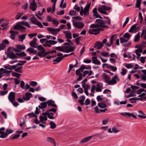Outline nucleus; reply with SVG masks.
I'll list each match as a JSON object with an SVG mask.
<instances>
[{"instance_id":"nucleus-3","label":"nucleus","mask_w":146,"mask_h":146,"mask_svg":"<svg viewBox=\"0 0 146 146\" xmlns=\"http://www.w3.org/2000/svg\"><path fill=\"white\" fill-rule=\"evenodd\" d=\"M30 21L33 23L37 25L41 28H43L44 27L41 23L37 21L35 16L31 17L30 19Z\"/></svg>"},{"instance_id":"nucleus-18","label":"nucleus","mask_w":146,"mask_h":146,"mask_svg":"<svg viewBox=\"0 0 146 146\" xmlns=\"http://www.w3.org/2000/svg\"><path fill=\"white\" fill-rule=\"evenodd\" d=\"M46 102V103L47 105H48V106H51L52 107H57V106L56 104H54V101L50 100Z\"/></svg>"},{"instance_id":"nucleus-16","label":"nucleus","mask_w":146,"mask_h":146,"mask_svg":"<svg viewBox=\"0 0 146 146\" xmlns=\"http://www.w3.org/2000/svg\"><path fill=\"white\" fill-rule=\"evenodd\" d=\"M104 46L103 44L100 41H97L94 46V48H97V49H100Z\"/></svg>"},{"instance_id":"nucleus-56","label":"nucleus","mask_w":146,"mask_h":146,"mask_svg":"<svg viewBox=\"0 0 146 146\" xmlns=\"http://www.w3.org/2000/svg\"><path fill=\"white\" fill-rule=\"evenodd\" d=\"M20 136V134H16L14 135L11 138V139L12 140H13L15 139H16L18 138Z\"/></svg>"},{"instance_id":"nucleus-2","label":"nucleus","mask_w":146,"mask_h":146,"mask_svg":"<svg viewBox=\"0 0 146 146\" xmlns=\"http://www.w3.org/2000/svg\"><path fill=\"white\" fill-rule=\"evenodd\" d=\"M65 26L64 25H61L58 28L56 29L51 27H48L47 28V30L48 31L51 32L50 33L53 35H56L60 31L61 29H63Z\"/></svg>"},{"instance_id":"nucleus-60","label":"nucleus","mask_w":146,"mask_h":146,"mask_svg":"<svg viewBox=\"0 0 146 146\" xmlns=\"http://www.w3.org/2000/svg\"><path fill=\"white\" fill-rule=\"evenodd\" d=\"M11 103L15 107H17L19 105V103L15 101V100L13 101V102Z\"/></svg>"},{"instance_id":"nucleus-43","label":"nucleus","mask_w":146,"mask_h":146,"mask_svg":"<svg viewBox=\"0 0 146 146\" xmlns=\"http://www.w3.org/2000/svg\"><path fill=\"white\" fill-rule=\"evenodd\" d=\"M13 132V130H12L11 129L8 128L6 129L5 132L6 133L7 135V136H8L9 134L12 133Z\"/></svg>"},{"instance_id":"nucleus-11","label":"nucleus","mask_w":146,"mask_h":146,"mask_svg":"<svg viewBox=\"0 0 146 146\" xmlns=\"http://www.w3.org/2000/svg\"><path fill=\"white\" fill-rule=\"evenodd\" d=\"M91 3H88L84 7V15H89L88 11L91 5Z\"/></svg>"},{"instance_id":"nucleus-52","label":"nucleus","mask_w":146,"mask_h":146,"mask_svg":"<svg viewBox=\"0 0 146 146\" xmlns=\"http://www.w3.org/2000/svg\"><path fill=\"white\" fill-rule=\"evenodd\" d=\"M129 17H127L126 18V20L124 22L123 25L122 26V28H123L125 25H127V24L129 22Z\"/></svg>"},{"instance_id":"nucleus-53","label":"nucleus","mask_w":146,"mask_h":146,"mask_svg":"<svg viewBox=\"0 0 146 146\" xmlns=\"http://www.w3.org/2000/svg\"><path fill=\"white\" fill-rule=\"evenodd\" d=\"M8 92V91L5 90V91H0V96H3L7 94Z\"/></svg>"},{"instance_id":"nucleus-48","label":"nucleus","mask_w":146,"mask_h":146,"mask_svg":"<svg viewBox=\"0 0 146 146\" xmlns=\"http://www.w3.org/2000/svg\"><path fill=\"white\" fill-rule=\"evenodd\" d=\"M141 0H137L135 4V7L139 8L140 6L141 3Z\"/></svg>"},{"instance_id":"nucleus-36","label":"nucleus","mask_w":146,"mask_h":146,"mask_svg":"<svg viewBox=\"0 0 146 146\" xmlns=\"http://www.w3.org/2000/svg\"><path fill=\"white\" fill-rule=\"evenodd\" d=\"M77 13L76 11L74 10H71L69 12L68 15L71 16H73L77 15Z\"/></svg>"},{"instance_id":"nucleus-35","label":"nucleus","mask_w":146,"mask_h":146,"mask_svg":"<svg viewBox=\"0 0 146 146\" xmlns=\"http://www.w3.org/2000/svg\"><path fill=\"white\" fill-rule=\"evenodd\" d=\"M55 49L57 50L64 52V46H58L55 47Z\"/></svg>"},{"instance_id":"nucleus-44","label":"nucleus","mask_w":146,"mask_h":146,"mask_svg":"<svg viewBox=\"0 0 146 146\" xmlns=\"http://www.w3.org/2000/svg\"><path fill=\"white\" fill-rule=\"evenodd\" d=\"M136 25L135 24L133 25L132 26L130 29L129 31V32L130 33H133L134 32L133 31L136 28Z\"/></svg>"},{"instance_id":"nucleus-5","label":"nucleus","mask_w":146,"mask_h":146,"mask_svg":"<svg viewBox=\"0 0 146 146\" xmlns=\"http://www.w3.org/2000/svg\"><path fill=\"white\" fill-rule=\"evenodd\" d=\"M37 7V5L35 0H33L29 5L30 9L33 11H34L36 10Z\"/></svg>"},{"instance_id":"nucleus-9","label":"nucleus","mask_w":146,"mask_h":146,"mask_svg":"<svg viewBox=\"0 0 146 146\" xmlns=\"http://www.w3.org/2000/svg\"><path fill=\"white\" fill-rule=\"evenodd\" d=\"M73 24L76 28L79 29H82L84 26V23L82 22H75L73 23Z\"/></svg>"},{"instance_id":"nucleus-57","label":"nucleus","mask_w":146,"mask_h":146,"mask_svg":"<svg viewBox=\"0 0 146 146\" xmlns=\"http://www.w3.org/2000/svg\"><path fill=\"white\" fill-rule=\"evenodd\" d=\"M37 35V34L35 33H32L28 35V36L29 37V38H31L33 37L36 36Z\"/></svg>"},{"instance_id":"nucleus-59","label":"nucleus","mask_w":146,"mask_h":146,"mask_svg":"<svg viewBox=\"0 0 146 146\" xmlns=\"http://www.w3.org/2000/svg\"><path fill=\"white\" fill-rule=\"evenodd\" d=\"M145 91V90L143 88L140 89L137 91V94H139Z\"/></svg>"},{"instance_id":"nucleus-30","label":"nucleus","mask_w":146,"mask_h":146,"mask_svg":"<svg viewBox=\"0 0 146 146\" xmlns=\"http://www.w3.org/2000/svg\"><path fill=\"white\" fill-rule=\"evenodd\" d=\"M46 141L48 142L55 144V141L53 138L50 137H47L46 138Z\"/></svg>"},{"instance_id":"nucleus-34","label":"nucleus","mask_w":146,"mask_h":146,"mask_svg":"<svg viewBox=\"0 0 146 146\" xmlns=\"http://www.w3.org/2000/svg\"><path fill=\"white\" fill-rule=\"evenodd\" d=\"M16 55L21 57H23L26 56V54L24 51L20 53H16Z\"/></svg>"},{"instance_id":"nucleus-51","label":"nucleus","mask_w":146,"mask_h":146,"mask_svg":"<svg viewBox=\"0 0 146 146\" xmlns=\"http://www.w3.org/2000/svg\"><path fill=\"white\" fill-rule=\"evenodd\" d=\"M23 13H18L15 16V19H19L21 17V16L23 15Z\"/></svg>"},{"instance_id":"nucleus-1","label":"nucleus","mask_w":146,"mask_h":146,"mask_svg":"<svg viewBox=\"0 0 146 146\" xmlns=\"http://www.w3.org/2000/svg\"><path fill=\"white\" fill-rule=\"evenodd\" d=\"M25 23L26 22L24 21L18 22L14 26L13 29L15 30H19L21 32H24L25 31L26 28L23 25H25Z\"/></svg>"},{"instance_id":"nucleus-8","label":"nucleus","mask_w":146,"mask_h":146,"mask_svg":"<svg viewBox=\"0 0 146 146\" xmlns=\"http://www.w3.org/2000/svg\"><path fill=\"white\" fill-rule=\"evenodd\" d=\"M119 78L117 76H115L113 77L111 80L110 81L108 82L109 85H112L114 84H115L117 83V81L116 80L118 81H119Z\"/></svg>"},{"instance_id":"nucleus-29","label":"nucleus","mask_w":146,"mask_h":146,"mask_svg":"<svg viewBox=\"0 0 146 146\" xmlns=\"http://www.w3.org/2000/svg\"><path fill=\"white\" fill-rule=\"evenodd\" d=\"M4 68L6 69L9 70H13L16 68V66L14 65H10L9 64L7 65H5Z\"/></svg>"},{"instance_id":"nucleus-46","label":"nucleus","mask_w":146,"mask_h":146,"mask_svg":"<svg viewBox=\"0 0 146 146\" xmlns=\"http://www.w3.org/2000/svg\"><path fill=\"white\" fill-rule=\"evenodd\" d=\"M22 67L20 66L16 69H14L15 71L20 73H22Z\"/></svg>"},{"instance_id":"nucleus-61","label":"nucleus","mask_w":146,"mask_h":146,"mask_svg":"<svg viewBox=\"0 0 146 146\" xmlns=\"http://www.w3.org/2000/svg\"><path fill=\"white\" fill-rule=\"evenodd\" d=\"M6 47V46L3 43L0 45V50H3Z\"/></svg>"},{"instance_id":"nucleus-20","label":"nucleus","mask_w":146,"mask_h":146,"mask_svg":"<svg viewBox=\"0 0 146 146\" xmlns=\"http://www.w3.org/2000/svg\"><path fill=\"white\" fill-rule=\"evenodd\" d=\"M103 84L101 83H99L96 85V90L97 92H101L102 91V88L103 87Z\"/></svg>"},{"instance_id":"nucleus-23","label":"nucleus","mask_w":146,"mask_h":146,"mask_svg":"<svg viewBox=\"0 0 146 146\" xmlns=\"http://www.w3.org/2000/svg\"><path fill=\"white\" fill-rule=\"evenodd\" d=\"M93 136H91L84 138L80 141V143H82L88 142V141L90 140V139Z\"/></svg>"},{"instance_id":"nucleus-14","label":"nucleus","mask_w":146,"mask_h":146,"mask_svg":"<svg viewBox=\"0 0 146 146\" xmlns=\"http://www.w3.org/2000/svg\"><path fill=\"white\" fill-rule=\"evenodd\" d=\"M25 96H23V99L25 101H29L31 97L32 94L30 92H27L25 94Z\"/></svg>"},{"instance_id":"nucleus-33","label":"nucleus","mask_w":146,"mask_h":146,"mask_svg":"<svg viewBox=\"0 0 146 146\" xmlns=\"http://www.w3.org/2000/svg\"><path fill=\"white\" fill-rule=\"evenodd\" d=\"M98 106L100 108H105L106 107V105L104 103L102 102L99 103L98 104Z\"/></svg>"},{"instance_id":"nucleus-49","label":"nucleus","mask_w":146,"mask_h":146,"mask_svg":"<svg viewBox=\"0 0 146 146\" xmlns=\"http://www.w3.org/2000/svg\"><path fill=\"white\" fill-rule=\"evenodd\" d=\"M28 115L31 118L33 117H37V116L33 112L28 113Z\"/></svg>"},{"instance_id":"nucleus-54","label":"nucleus","mask_w":146,"mask_h":146,"mask_svg":"<svg viewBox=\"0 0 146 146\" xmlns=\"http://www.w3.org/2000/svg\"><path fill=\"white\" fill-rule=\"evenodd\" d=\"M52 22H53V24L55 25L56 26H57L59 24V22L56 19L53 20Z\"/></svg>"},{"instance_id":"nucleus-4","label":"nucleus","mask_w":146,"mask_h":146,"mask_svg":"<svg viewBox=\"0 0 146 146\" xmlns=\"http://www.w3.org/2000/svg\"><path fill=\"white\" fill-rule=\"evenodd\" d=\"M95 22L97 23L98 27L109 28V27L106 25V22L101 19H97L96 20Z\"/></svg>"},{"instance_id":"nucleus-47","label":"nucleus","mask_w":146,"mask_h":146,"mask_svg":"<svg viewBox=\"0 0 146 146\" xmlns=\"http://www.w3.org/2000/svg\"><path fill=\"white\" fill-rule=\"evenodd\" d=\"M123 37L124 38H126L129 40L130 38V35L128 33H126L125 34Z\"/></svg>"},{"instance_id":"nucleus-27","label":"nucleus","mask_w":146,"mask_h":146,"mask_svg":"<svg viewBox=\"0 0 146 146\" xmlns=\"http://www.w3.org/2000/svg\"><path fill=\"white\" fill-rule=\"evenodd\" d=\"M114 35H112L111 37V38L110 40V43H106V45L109 47L111 45L113 44V41L114 39Z\"/></svg>"},{"instance_id":"nucleus-40","label":"nucleus","mask_w":146,"mask_h":146,"mask_svg":"<svg viewBox=\"0 0 146 146\" xmlns=\"http://www.w3.org/2000/svg\"><path fill=\"white\" fill-rule=\"evenodd\" d=\"M102 8L103 10L104 11H110L111 9V8L110 7H107L105 5H102Z\"/></svg>"},{"instance_id":"nucleus-31","label":"nucleus","mask_w":146,"mask_h":146,"mask_svg":"<svg viewBox=\"0 0 146 146\" xmlns=\"http://www.w3.org/2000/svg\"><path fill=\"white\" fill-rule=\"evenodd\" d=\"M39 119L41 122L42 123H44V121H47V116H40Z\"/></svg>"},{"instance_id":"nucleus-21","label":"nucleus","mask_w":146,"mask_h":146,"mask_svg":"<svg viewBox=\"0 0 146 146\" xmlns=\"http://www.w3.org/2000/svg\"><path fill=\"white\" fill-rule=\"evenodd\" d=\"M92 59L93 63L96 65H100V62L97 59L96 57H92Z\"/></svg>"},{"instance_id":"nucleus-64","label":"nucleus","mask_w":146,"mask_h":146,"mask_svg":"<svg viewBox=\"0 0 146 146\" xmlns=\"http://www.w3.org/2000/svg\"><path fill=\"white\" fill-rule=\"evenodd\" d=\"M112 132H113L114 133H117L119 131L115 127H113L112 128Z\"/></svg>"},{"instance_id":"nucleus-50","label":"nucleus","mask_w":146,"mask_h":146,"mask_svg":"<svg viewBox=\"0 0 146 146\" xmlns=\"http://www.w3.org/2000/svg\"><path fill=\"white\" fill-rule=\"evenodd\" d=\"M37 84V83L34 81H32L29 83V84L33 87L36 86Z\"/></svg>"},{"instance_id":"nucleus-12","label":"nucleus","mask_w":146,"mask_h":146,"mask_svg":"<svg viewBox=\"0 0 146 146\" xmlns=\"http://www.w3.org/2000/svg\"><path fill=\"white\" fill-rule=\"evenodd\" d=\"M120 114L124 116L128 117H130L132 116L134 118H137L136 116L134 115L133 113H130L129 112H122L120 113Z\"/></svg>"},{"instance_id":"nucleus-37","label":"nucleus","mask_w":146,"mask_h":146,"mask_svg":"<svg viewBox=\"0 0 146 146\" xmlns=\"http://www.w3.org/2000/svg\"><path fill=\"white\" fill-rule=\"evenodd\" d=\"M140 33H138L136 35L135 39H134V41L135 42H138L140 39Z\"/></svg>"},{"instance_id":"nucleus-7","label":"nucleus","mask_w":146,"mask_h":146,"mask_svg":"<svg viewBox=\"0 0 146 146\" xmlns=\"http://www.w3.org/2000/svg\"><path fill=\"white\" fill-rule=\"evenodd\" d=\"M25 46L24 45H17L16 48H13V50L15 52H20L22 49H25Z\"/></svg>"},{"instance_id":"nucleus-62","label":"nucleus","mask_w":146,"mask_h":146,"mask_svg":"<svg viewBox=\"0 0 146 146\" xmlns=\"http://www.w3.org/2000/svg\"><path fill=\"white\" fill-rule=\"evenodd\" d=\"M99 27L97 24H92L90 26V27L91 28H95Z\"/></svg>"},{"instance_id":"nucleus-19","label":"nucleus","mask_w":146,"mask_h":146,"mask_svg":"<svg viewBox=\"0 0 146 146\" xmlns=\"http://www.w3.org/2000/svg\"><path fill=\"white\" fill-rule=\"evenodd\" d=\"M37 40L36 38H34L33 40L30 43V45L32 48H36V44Z\"/></svg>"},{"instance_id":"nucleus-39","label":"nucleus","mask_w":146,"mask_h":146,"mask_svg":"<svg viewBox=\"0 0 146 146\" xmlns=\"http://www.w3.org/2000/svg\"><path fill=\"white\" fill-rule=\"evenodd\" d=\"M12 75L13 77H16L18 78H19V77L21 76V74L16 72H13L12 74Z\"/></svg>"},{"instance_id":"nucleus-45","label":"nucleus","mask_w":146,"mask_h":146,"mask_svg":"<svg viewBox=\"0 0 146 146\" xmlns=\"http://www.w3.org/2000/svg\"><path fill=\"white\" fill-rule=\"evenodd\" d=\"M48 117L50 119H54V117L53 116L54 113L51 112H48Z\"/></svg>"},{"instance_id":"nucleus-26","label":"nucleus","mask_w":146,"mask_h":146,"mask_svg":"<svg viewBox=\"0 0 146 146\" xmlns=\"http://www.w3.org/2000/svg\"><path fill=\"white\" fill-rule=\"evenodd\" d=\"M85 97L84 95L79 97L78 100V102L81 105H83L84 104V102L85 100Z\"/></svg>"},{"instance_id":"nucleus-58","label":"nucleus","mask_w":146,"mask_h":146,"mask_svg":"<svg viewBox=\"0 0 146 146\" xmlns=\"http://www.w3.org/2000/svg\"><path fill=\"white\" fill-rule=\"evenodd\" d=\"M109 122V120L108 119H107L105 120H103L102 121V123L104 125L108 124Z\"/></svg>"},{"instance_id":"nucleus-24","label":"nucleus","mask_w":146,"mask_h":146,"mask_svg":"<svg viewBox=\"0 0 146 146\" xmlns=\"http://www.w3.org/2000/svg\"><path fill=\"white\" fill-rule=\"evenodd\" d=\"M63 33L65 35L66 38L70 39H72V34L69 32V31H64Z\"/></svg>"},{"instance_id":"nucleus-55","label":"nucleus","mask_w":146,"mask_h":146,"mask_svg":"<svg viewBox=\"0 0 146 146\" xmlns=\"http://www.w3.org/2000/svg\"><path fill=\"white\" fill-rule=\"evenodd\" d=\"M72 18L75 20H79L81 21L82 19V18L80 17V16H77L76 17H73Z\"/></svg>"},{"instance_id":"nucleus-15","label":"nucleus","mask_w":146,"mask_h":146,"mask_svg":"<svg viewBox=\"0 0 146 146\" xmlns=\"http://www.w3.org/2000/svg\"><path fill=\"white\" fill-rule=\"evenodd\" d=\"M7 57L11 59H17L18 57L12 51L10 53H7Z\"/></svg>"},{"instance_id":"nucleus-13","label":"nucleus","mask_w":146,"mask_h":146,"mask_svg":"<svg viewBox=\"0 0 146 146\" xmlns=\"http://www.w3.org/2000/svg\"><path fill=\"white\" fill-rule=\"evenodd\" d=\"M89 33L91 34H94V35H97L99 34V31L98 28L94 29H89L88 31Z\"/></svg>"},{"instance_id":"nucleus-25","label":"nucleus","mask_w":146,"mask_h":146,"mask_svg":"<svg viewBox=\"0 0 146 146\" xmlns=\"http://www.w3.org/2000/svg\"><path fill=\"white\" fill-rule=\"evenodd\" d=\"M26 35L27 34H25L19 35L18 36L19 40L21 42H23L25 39Z\"/></svg>"},{"instance_id":"nucleus-22","label":"nucleus","mask_w":146,"mask_h":146,"mask_svg":"<svg viewBox=\"0 0 146 146\" xmlns=\"http://www.w3.org/2000/svg\"><path fill=\"white\" fill-rule=\"evenodd\" d=\"M102 76L103 78L105 79L104 82L108 84V82L110 81V78L105 73L103 74L102 75Z\"/></svg>"},{"instance_id":"nucleus-10","label":"nucleus","mask_w":146,"mask_h":146,"mask_svg":"<svg viewBox=\"0 0 146 146\" xmlns=\"http://www.w3.org/2000/svg\"><path fill=\"white\" fill-rule=\"evenodd\" d=\"M15 93L13 92H11L8 96V99L10 102L12 103L13 101L15 100Z\"/></svg>"},{"instance_id":"nucleus-63","label":"nucleus","mask_w":146,"mask_h":146,"mask_svg":"<svg viewBox=\"0 0 146 146\" xmlns=\"http://www.w3.org/2000/svg\"><path fill=\"white\" fill-rule=\"evenodd\" d=\"M90 100L88 99L87 98L85 102V105H88L90 104Z\"/></svg>"},{"instance_id":"nucleus-28","label":"nucleus","mask_w":146,"mask_h":146,"mask_svg":"<svg viewBox=\"0 0 146 146\" xmlns=\"http://www.w3.org/2000/svg\"><path fill=\"white\" fill-rule=\"evenodd\" d=\"M47 105L46 102H42L40 104V105L38 106V107L39 109H42L46 108Z\"/></svg>"},{"instance_id":"nucleus-17","label":"nucleus","mask_w":146,"mask_h":146,"mask_svg":"<svg viewBox=\"0 0 146 146\" xmlns=\"http://www.w3.org/2000/svg\"><path fill=\"white\" fill-rule=\"evenodd\" d=\"M97 8L96 7L95 8L93 9V16L95 18H99L101 19H102V17L101 16L97 14L98 13L97 12Z\"/></svg>"},{"instance_id":"nucleus-42","label":"nucleus","mask_w":146,"mask_h":146,"mask_svg":"<svg viewBox=\"0 0 146 146\" xmlns=\"http://www.w3.org/2000/svg\"><path fill=\"white\" fill-rule=\"evenodd\" d=\"M50 128L52 129H54L56 127V124L53 121L50 122Z\"/></svg>"},{"instance_id":"nucleus-32","label":"nucleus","mask_w":146,"mask_h":146,"mask_svg":"<svg viewBox=\"0 0 146 146\" xmlns=\"http://www.w3.org/2000/svg\"><path fill=\"white\" fill-rule=\"evenodd\" d=\"M42 50V51L40 52H38L37 54V55H38L40 58L43 57V54L46 52V50H45L44 48V49Z\"/></svg>"},{"instance_id":"nucleus-41","label":"nucleus","mask_w":146,"mask_h":146,"mask_svg":"<svg viewBox=\"0 0 146 146\" xmlns=\"http://www.w3.org/2000/svg\"><path fill=\"white\" fill-rule=\"evenodd\" d=\"M0 134H1L0 137L1 138H5L6 137L8 136L6 132H1Z\"/></svg>"},{"instance_id":"nucleus-38","label":"nucleus","mask_w":146,"mask_h":146,"mask_svg":"<svg viewBox=\"0 0 146 146\" xmlns=\"http://www.w3.org/2000/svg\"><path fill=\"white\" fill-rule=\"evenodd\" d=\"M119 39L120 41V43L121 44L125 42H127L129 40L127 39H125L124 38H122L121 37H120L119 38Z\"/></svg>"},{"instance_id":"nucleus-6","label":"nucleus","mask_w":146,"mask_h":146,"mask_svg":"<svg viewBox=\"0 0 146 146\" xmlns=\"http://www.w3.org/2000/svg\"><path fill=\"white\" fill-rule=\"evenodd\" d=\"M75 47L74 46H64V52L69 53L74 51Z\"/></svg>"}]
</instances>
